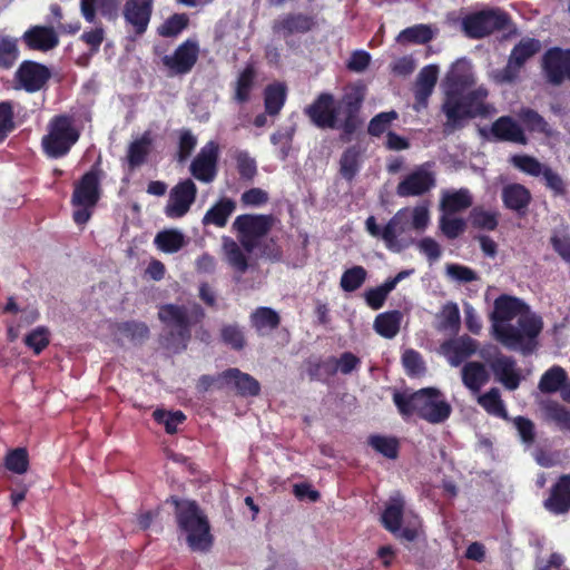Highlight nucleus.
<instances>
[{"mask_svg": "<svg viewBox=\"0 0 570 570\" xmlns=\"http://www.w3.org/2000/svg\"><path fill=\"white\" fill-rule=\"evenodd\" d=\"M366 96V86L358 81L347 87L338 106L331 92H321L314 101L306 106L304 114L317 128H337L338 112L343 115L341 140L347 142L362 125L360 111Z\"/></svg>", "mask_w": 570, "mask_h": 570, "instance_id": "nucleus-1", "label": "nucleus"}, {"mask_svg": "<svg viewBox=\"0 0 570 570\" xmlns=\"http://www.w3.org/2000/svg\"><path fill=\"white\" fill-rule=\"evenodd\" d=\"M543 327L542 318L522 299L501 295V345L530 353Z\"/></svg>", "mask_w": 570, "mask_h": 570, "instance_id": "nucleus-2", "label": "nucleus"}, {"mask_svg": "<svg viewBox=\"0 0 570 570\" xmlns=\"http://www.w3.org/2000/svg\"><path fill=\"white\" fill-rule=\"evenodd\" d=\"M158 318L169 330L165 336L166 346L179 352L187 347L191 338V328L203 322L205 311L198 303H169L159 307Z\"/></svg>", "mask_w": 570, "mask_h": 570, "instance_id": "nucleus-3", "label": "nucleus"}, {"mask_svg": "<svg viewBox=\"0 0 570 570\" xmlns=\"http://www.w3.org/2000/svg\"><path fill=\"white\" fill-rule=\"evenodd\" d=\"M175 507L178 530L185 534L188 548L194 552H208L214 542L207 515L196 501L170 497Z\"/></svg>", "mask_w": 570, "mask_h": 570, "instance_id": "nucleus-4", "label": "nucleus"}, {"mask_svg": "<svg viewBox=\"0 0 570 570\" xmlns=\"http://www.w3.org/2000/svg\"><path fill=\"white\" fill-rule=\"evenodd\" d=\"M393 402L402 415H417L431 424L443 423L452 407L435 387L421 389L413 393L395 392Z\"/></svg>", "mask_w": 570, "mask_h": 570, "instance_id": "nucleus-5", "label": "nucleus"}, {"mask_svg": "<svg viewBox=\"0 0 570 570\" xmlns=\"http://www.w3.org/2000/svg\"><path fill=\"white\" fill-rule=\"evenodd\" d=\"M442 112L446 117L444 131H453L464 126V121L475 117H488L495 112V108L485 104L488 90L480 87L468 94L443 92Z\"/></svg>", "mask_w": 570, "mask_h": 570, "instance_id": "nucleus-6", "label": "nucleus"}, {"mask_svg": "<svg viewBox=\"0 0 570 570\" xmlns=\"http://www.w3.org/2000/svg\"><path fill=\"white\" fill-rule=\"evenodd\" d=\"M80 138L75 117L68 114L55 115L47 125L40 146L48 159H61L69 155Z\"/></svg>", "mask_w": 570, "mask_h": 570, "instance_id": "nucleus-7", "label": "nucleus"}, {"mask_svg": "<svg viewBox=\"0 0 570 570\" xmlns=\"http://www.w3.org/2000/svg\"><path fill=\"white\" fill-rule=\"evenodd\" d=\"M102 175L101 159L98 158L91 168L86 171L75 185L71 196L72 206H97L101 197L100 183Z\"/></svg>", "mask_w": 570, "mask_h": 570, "instance_id": "nucleus-8", "label": "nucleus"}, {"mask_svg": "<svg viewBox=\"0 0 570 570\" xmlns=\"http://www.w3.org/2000/svg\"><path fill=\"white\" fill-rule=\"evenodd\" d=\"M199 57V45L194 39H186L171 55H165L161 63L168 77L188 75L195 67Z\"/></svg>", "mask_w": 570, "mask_h": 570, "instance_id": "nucleus-9", "label": "nucleus"}, {"mask_svg": "<svg viewBox=\"0 0 570 570\" xmlns=\"http://www.w3.org/2000/svg\"><path fill=\"white\" fill-rule=\"evenodd\" d=\"M51 76V70L46 65L33 60H23L13 76L14 88L35 94L47 86Z\"/></svg>", "mask_w": 570, "mask_h": 570, "instance_id": "nucleus-10", "label": "nucleus"}, {"mask_svg": "<svg viewBox=\"0 0 570 570\" xmlns=\"http://www.w3.org/2000/svg\"><path fill=\"white\" fill-rule=\"evenodd\" d=\"M197 197V186L190 179L180 180L169 191L164 213L168 218H181L190 209Z\"/></svg>", "mask_w": 570, "mask_h": 570, "instance_id": "nucleus-11", "label": "nucleus"}, {"mask_svg": "<svg viewBox=\"0 0 570 570\" xmlns=\"http://www.w3.org/2000/svg\"><path fill=\"white\" fill-rule=\"evenodd\" d=\"M542 70L548 82L554 86L570 81V49H549L542 57Z\"/></svg>", "mask_w": 570, "mask_h": 570, "instance_id": "nucleus-12", "label": "nucleus"}, {"mask_svg": "<svg viewBox=\"0 0 570 570\" xmlns=\"http://www.w3.org/2000/svg\"><path fill=\"white\" fill-rule=\"evenodd\" d=\"M462 30L471 39H481L499 29V10L483 9L462 18Z\"/></svg>", "mask_w": 570, "mask_h": 570, "instance_id": "nucleus-13", "label": "nucleus"}, {"mask_svg": "<svg viewBox=\"0 0 570 570\" xmlns=\"http://www.w3.org/2000/svg\"><path fill=\"white\" fill-rule=\"evenodd\" d=\"M219 146L208 141L193 159L189 170L194 178L202 183H212L217 176Z\"/></svg>", "mask_w": 570, "mask_h": 570, "instance_id": "nucleus-14", "label": "nucleus"}, {"mask_svg": "<svg viewBox=\"0 0 570 570\" xmlns=\"http://www.w3.org/2000/svg\"><path fill=\"white\" fill-rule=\"evenodd\" d=\"M222 386L232 389L242 397H255L261 393V383L250 374L242 372L237 367H229L218 374Z\"/></svg>", "mask_w": 570, "mask_h": 570, "instance_id": "nucleus-15", "label": "nucleus"}, {"mask_svg": "<svg viewBox=\"0 0 570 570\" xmlns=\"http://www.w3.org/2000/svg\"><path fill=\"white\" fill-rule=\"evenodd\" d=\"M154 10V0H126L122 17L136 36H142L149 26Z\"/></svg>", "mask_w": 570, "mask_h": 570, "instance_id": "nucleus-16", "label": "nucleus"}, {"mask_svg": "<svg viewBox=\"0 0 570 570\" xmlns=\"http://www.w3.org/2000/svg\"><path fill=\"white\" fill-rule=\"evenodd\" d=\"M435 186V176L424 166L406 175L397 185L396 194L401 197L422 196Z\"/></svg>", "mask_w": 570, "mask_h": 570, "instance_id": "nucleus-17", "label": "nucleus"}, {"mask_svg": "<svg viewBox=\"0 0 570 570\" xmlns=\"http://www.w3.org/2000/svg\"><path fill=\"white\" fill-rule=\"evenodd\" d=\"M540 42L535 39L527 38L521 40L512 50L508 65L501 72V80H514L524 62L540 50Z\"/></svg>", "mask_w": 570, "mask_h": 570, "instance_id": "nucleus-18", "label": "nucleus"}, {"mask_svg": "<svg viewBox=\"0 0 570 570\" xmlns=\"http://www.w3.org/2000/svg\"><path fill=\"white\" fill-rule=\"evenodd\" d=\"M473 83L471 66L464 58L455 60L441 82L443 92H465Z\"/></svg>", "mask_w": 570, "mask_h": 570, "instance_id": "nucleus-19", "label": "nucleus"}, {"mask_svg": "<svg viewBox=\"0 0 570 570\" xmlns=\"http://www.w3.org/2000/svg\"><path fill=\"white\" fill-rule=\"evenodd\" d=\"M478 350V342L464 334L455 338H450L441 344V352L446 357L451 366H459Z\"/></svg>", "mask_w": 570, "mask_h": 570, "instance_id": "nucleus-20", "label": "nucleus"}, {"mask_svg": "<svg viewBox=\"0 0 570 570\" xmlns=\"http://www.w3.org/2000/svg\"><path fill=\"white\" fill-rule=\"evenodd\" d=\"M438 76L439 67L436 65H429L420 70L414 85L413 108L416 111H421L428 107L429 99L438 81Z\"/></svg>", "mask_w": 570, "mask_h": 570, "instance_id": "nucleus-21", "label": "nucleus"}, {"mask_svg": "<svg viewBox=\"0 0 570 570\" xmlns=\"http://www.w3.org/2000/svg\"><path fill=\"white\" fill-rule=\"evenodd\" d=\"M273 223L272 215L243 214L236 217L233 227L238 234L262 238L272 229Z\"/></svg>", "mask_w": 570, "mask_h": 570, "instance_id": "nucleus-22", "label": "nucleus"}, {"mask_svg": "<svg viewBox=\"0 0 570 570\" xmlns=\"http://www.w3.org/2000/svg\"><path fill=\"white\" fill-rule=\"evenodd\" d=\"M30 50L47 52L59 45V37L52 27L32 26L22 36Z\"/></svg>", "mask_w": 570, "mask_h": 570, "instance_id": "nucleus-23", "label": "nucleus"}, {"mask_svg": "<svg viewBox=\"0 0 570 570\" xmlns=\"http://www.w3.org/2000/svg\"><path fill=\"white\" fill-rule=\"evenodd\" d=\"M316 26L315 17L304 13H288L273 23L274 33H282L284 37L294 33H306Z\"/></svg>", "mask_w": 570, "mask_h": 570, "instance_id": "nucleus-24", "label": "nucleus"}, {"mask_svg": "<svg viewBox=\"0 0 570 570\" xmlns=\"http://www.w3.org/2000/svg\"><path fill=\"white\" fill-rule=\"evenodd\" d=\"M544 507L554 514H563L570 510V474H562L552 485Z\"/></svg>", "mask_w": 570, "mask_h": 570, "instance_id": "nucleus-25", "label": "nucleus"}, {"mask_svg": "<svg viewBox=\"0 0 570 570\" xmlns=\"http://www.w3.org/2000/svg\"><path fill=\"white\" fill-rule=\"evenodd\" d=\"M119 0H80V12L88 23H95L97 10L109 21L119 16Z\"/></svg>", "mask_w": 570, "mask_h": 570, "instance_id": "nucleus-26", "label": "nucleus"}, {"mask_svg": "<svg viewBox=\"0 0 570 570\" xmlns=\"http://www.w3.org/2000/svg\"><path fill=\"white\" fill-rule=\"evenodd\" d=\"M257 81V70L254 63H246L244 69L238 73L233 85V99L239 105H244L250 100L252 91Z\"/></svg>", "mask_w": 570, "mask_h": 570, "instance_id": "nucleus-27", "label": "nucleus"}, {"mask_svg": "<svg viewBox=\"0 0 570 570\" xmlns=\"http://www.w3.org/2000/svg\"><path fill=\"white\" fill-rule=\"evenodd\" d=\"M462 382L473 394H479L490 380L487 366L481 362H468L461 370Z\"/></svg>", "mask_w": 570, "mask_h": 570, "instance_id": "nucleus-28", "label": "nucleus"}, {"mask_svg": "<svg viewBox=\"0 0 570 570\" xmlns=\"http://www.w3.org/2000/svg\"><path fill=\"white\" fill-rule=\"evenodd\" d=\"M407 225L406 215L400 210L387 222L384 228H381L380 237L390 250H401L402 246L399 244L397 236L406 230Z\"/></svg>", "mask_w": 570, "mask_h": 570, "instance_id": "nucleus-29", "label": "nucleus"}, {"mask_svg": "<svg viewBox=\"0 0 570 570\" xmlns=\"http://www.w3.org/2000/svg\"><path fill=\"white\" fill-rule=\"evenodd\" d=\"M236 203L232 198L223 197L215 203L204 215L203 225H214L216 227H225L229 216L235 212Z\"/></svg>", "mask_w": 570, "mask_h": 570, "instance_id": "nucleus-30", "label": "nucleus"}, {"mask_svg": "<svg viewBox=\"0 0 570 570\" xmlns=\"http://www.w3.org/2000/svg\"><path fill=\"white\" fill-rule=\"evenodd\" d=\"M250 325L259 335L276 330L281 324L279 314L272 307H257L249 316Z\"/></svg>", "mask_w": 570, "mask_h": 570, "instance_id": "nucleus-31", "label": "nucleus"}, {"mask_svg": "<svg viewBox=\"0 0 570 570\" xmlns=\"http://www.w3.org/2000/svg\"><path fill=\"white\" fill-rule=\"evenodd\" d=\"M363 149L356 144L347 147L340 159V174L342 177L352 181L360 171Z\"/></svg>", "mask_w": 570, "mask_h": 570, "instance_id": "nucleus-32", "label": "nucleus"}, {"mask_svg": "<svg viewBox=\"0 0 570 570\" xmlns=\"http://www.w3.org/2000/svg\"><path fill=\"white\" fill-rule=\"evenodd\" d=\"M287 98V87L283 82L266 86L264 90L265 111L269 116H277L283 109Z\"/></svg>", "mask_w": 570, "mask_h": 570, "instance_id": "nucleus-33", "label": "nucleus"}, {"mask_svg": "<svg viewBox=\"0 0 570 570\" xmlns=\"http://www.w3.org/2000/svg\"><path fill=\"white\" fill-rule=\"evenodd\" d=\"M472 205V196L466 188L444 191L441 198V209L446 215L462 212Z\"/></svg>", "mask_w": 570, "mask_h": 570, "instance_id": "nucleus-34", "label": "nucleus"}, {"mask_svg": "<svg viewBox=\"0 0 570 570\" xmlns=\"http://www.w3.org/2000/svg\"><path fill=\"white\" fill-rule=\"evenodd\" d=\"M403 315L400 311H390L379 314L374 320L375 332L384 338H393L401 327Z\"/></svg>", "mask_w": 570, "mask_h": 570, "instance_id": "nucleus-35", "label": "nucleus"}, {"mask_svg": "<svg viewBox=\"0 0 570 570\" xmlns=\"http://www.w3.org/2000/svg\"><path fill=\"white\" fill-rule=\"evenodd\" d=\"M403 514L404 500L400 495L391 498L390 503L386 505L381 517L383 527L387 531L396 533L401 530Z\"/></svg>", "mask_w": 570, "mask_h": 570, "instance_id": "nucleus-36", "label": "nucleus"}, {"mask_svg": "<svg viewBox=\"0 0 570 570\" xmlns=\"http://www.w3.org/2000/svg\"><path fill=\"white\" fill-rule=\"evenodd\" d=\"M367 444L379 454L389 459L396 460L400 453V441L395 436L382 434H371Z\"/></svg>", "mask_w": 570, "mask_h": 570, "instance_id": "nucleus-37", "label": "nucleus"}, {"mask_svg": "<svg viewBox=\"0 0 570 570\" xmlns=\"http://www.w3.org/2000/svg\"><path fill=\"white\" fill-rule=\"evenodd\" d=\"M461 326L460 309L456 303L448 302L443 305L438 315L436 328L441 332H450L456 334Z\"/></svg>", "mask_w": 570, "mask_h": 570, "instance_id": "nucleus-38", "label": "nucleus"}, {"mask_svg": "<svg viewBox=\"0 0 570 570\" xmlns=\"http://www.w3.org/2000/svg\"><path fill=\"white\" fill-rule=\"evenodd\" d=\"M154 242L157 248L161 252L173 254L184 247L185 236L177 229H166L159 232Z\"/></svg>", "mask_w": 570, "mask_h": 570, "instance_id": "nucleus-39", "label": "nucleus"}, {"mask_svg": "<svg viewBox=\"0 0 570 570\" xmlns=\"http://www.w3.org/2000/svg\"><path fill=\"white\" fill-rule=\"evenodd\" d=\"M567 381V372L558 365L546 371L538 384V389L542 393H554L560 391Z\"/></svg>", "mask_w": 570, "mask_h": 570, "instance_id": "nucleus-40", "label": "nucleus"}, {"mask_svg": "<svg viewBox=\"0 0 570 570\" xmlns=\"http://www.w3.org/2000/svg\"><path fill=\"white\" fill-rule=\"evenodd\" d=\"M518 117L529 131L539 132L544 135L546 137L553 136L552 128L544 120V118L533 109L522 108L518 112Z\"/></svg>", "mask_w": 570, "mask_h": 570, "instance_id": "nucleus-41", "label": "nucleus"}, {"mask_svg": "<svg viewBox=\"0 0 570 570\" xmlns=\"http://www.w3.org/2000/svg\"><path fill=\"white\" fill-rule=\"evenodd\" d=\"M531 196L529 190L519 184L509 185L503 190V199L507 207L517 212L525 208Z\"/></svg>", "mask_w": 570, "mask_h": 570, "instance_id": "nucleus-42", "label": "nucleus"}, {"mask_svg": "<svg viewBox=\"0 0 570 570\" xmlns=\"http://www.w3.org/2000/svg\"><path fill=\"white\" fill-rule=\"evenodd\" d=\"M19 58L18 40L0 33V68L11 69Z\"/></svg>", "mask_w": 570, "mask_h": 570, "instance_id": "nucleus-43", "label": "nucleus"}, {"mask_svg": "<svg viewBox=\"0 0 570 570\" xmlns=\"http://www.w3.org/2000/svg\"><path fill=\"white\" fill-rule=\"evenodd\" d=\"M220 341L234 351H242L246 346L243 328L237 323L224 324L219 330Z\"/></svg>", "mask_w": 570, "mask_h": 570, "instance_id": "nucleus-44", "label": "nucleus"}, {"mask_svg": "<svg viewBox=\"0 0 570 570\" xmlns=\"http://www.w3.org/2000/svg\"><path fill=\"white\" fill-rule=\"evenodd\" d=\"M396 39L401 43L425 45L433 39V31L428 24H415L402 30Z\"/></svg>", "mask_w": 570, "mask_h": 570, "instance_id": "nucleus-45", "label": "nucleus"}, {"mask_svg": "<svg viewBox=\"0 0 570 570\" xmlns=\"http://www.w3.org/2000/svg\"><path fill=\"white\" fill-rule=\"evenodd\" d=\"M188 24L189 17L186 13H174L157 28V33L164 38H176Z\"/></svg>", "mask_w": 570, "mask_h": 570, "instance_id": "nucleus-46", "label": "nucleus"}, {"mask_svg": "<svg viewBox=\"0 0 570 570\" xmlns=\"http://www.w3.org/2000/svg\"><path fill=\"white\" fill-rule=\"evenodd\" d=\"M151 140L144 135L141 138L132 141L128 147L127 160L131 169L140 167L147 159Z\"/></svg>", "mask_w": 570, "mask_h": 570, "instance_id": "nucleus-47", "label": "nucleus"}, {"mask_svg": "<svg viewBox=\"0 0 570 570\" xmlns=\"http://www.w3.org/2000/svg\"><path fill=\"white\" fill-rule=\"evenodd\" d=\"M120 334L129 338L134 344L144 343L150 334L149 327L144 322L126 321L117 325Z\"/></svg>", "mask_w": 570, "mask_h": 570, "instance_id": "nucleus-48", "label": "nucleus"}, {"mask_svg": "<svg viewBox=\"0 0 570 570\" xmlns=\"http://www.w3.org/2000/svg\"><path fill=\"white\" fill-rule=\"evenodd\" d=\"M542 411L548 420V423L570 428V410L564 405L549 401L543 403Z\"/></svg>", "mask_w": 570, "mask_h": 570, "instance_id": "nucleus-49", "label": "nucleus"}, {"mask_svg": "<svg viewBox=\"0 0 570 570\" xmlns=\"http://www.w3.org/2000/svg\"><path fill=\"white\" fill-rule=\"evenodd\" d=\"M4 466L9 471L23 474L29 469V454L26 448L9 450L4 456Z\"/></svg>", "mask_w": 570, "mask_h": 570, "instance_id": "nucleus-50", "label": "nucleus"}, {"mask_svg": "<svg viewBox=\"0 0 570 570\" xmlns=\"http://www.w3.org/2000/svg\"><path fill=\"white\" fill-rule=\"evenodd\" d=\"M367 272L363 266L347 268L341 276V288L347 293L355 292L364 284Z\"/></svg>", "mask_w": 570, "mask_h": 570, "instance_id": "nucleus-51", "label": "nucleus"}, {"mask_svg": "<svg viewBox=\"0 0 570 570\" xmlns=\"http://www.w3.org/2000/svg\"><path fill=\"white\" fill-rule=\"evenodd\" d=\"M227 263L238 273L244 274L248 269V259L238 244L232 239L224 243Z\"/></svg>", "mask_w": 570, "mask_h": 570, "instance_id": "nucleus-52", "label": "nucleus"}, {"mask_svg": "<svg viewBox=\"0 0 570 570\" xmlns=\"http://www.w3.org/2000/svg\"><path fill=\"white\" fill-rule=\"evenodd\" d=\"M501 140L525 145L528 138L517 120L512 117H501Z\"/></svg>", "mask_w": 570, "mask_h": 570, "instance_id": "nucleus-53", "label": "nucleus"}, {"mask_svg": "<svg viewBox=\"0 0 570 570\" xmlns=\"http://www.w3.org/2000/svg\"><path fill=\"white\" fill-rule=\"evenodd\" d=\"M512 165L524 174L533 177L542 175L547 166L541 164L534 157L528 155H514L511 157Z\"/></svg>", "mask_w": 570, "mask_h": 570, "instance_id": "nucleus-54", "label": "nucleus"}, {"mask_svg": "<svg viewBox=\"0 0 570 570\" xmlns=\"http://www.w3.org/2000/svg\"><path fill=\"white\" fill-rule=\"evenodd\" d=\"M24 344L39 355L50 343V333L46 326H38L26 335Z\"/></svg>", "mask_w": 570, "mask_h": 570, "instance_id": "nucleus-55", "label": "nucleus"}, {"mask_svg": "<svg viewBox=\"0 0 570 570\" xmlns=\"http://www.w3.org/2000/svg\"><path fill=\"white\" fill-rule=\"evenodd\" d=\"M402 364L410 376L421 375L426 370L422 355L413 348L404 351L402 354Z\"/></svg>", "mask_w": 570, "mask_h": 570, "instance_id": "nucleus-56", "label": "nucleus"}, {"mask_svg": "<svg viewBox=\"0 0 570 570\" xmlns=\"http://www.w3.org/2000/svg\"><path fill=\"white\" fill-rule=\"evenodd\" d=\"M501 384L509 390H514L520 383V372L513 361L501 356Z\"/></svg>", "mask_w": 570, "mask_h": 570, "instance_id": "nucleus-57", "label": "nucleus"}, {"mask_svg": "<svg viewBox=\"0 0 570 570\" xmlns=\"http://www.w3.org/2000/svg\"><path fill=\"white\" fill-rule=\"evenodd\" d=\"M440 228L446 238L455 239L465 232L466 223L463 218L444 214L440 219Z\"/></svg>", "mask_w": 570, "mask_h": 570, "instance_id": "nucleus-58", "label": "nucleus"}, {"mask_svg": "<svg viewBox=\"0 0 570 570\" xmlns=\"http://www.w3.org/2000/svg\"><path fill=\"white\" fill-rule=\"evenodd\" d=\"M471 225L475 228L493 230L497 227L495 215L481 207H474L469 215Z\"/></svg>", "mask_w": 570, "mask_h": 570, "instance_id": "nucleus-59", "label": "nucleus"}, {"mask_svg": "<svg viewBox=\"0 0 570 570\" xmlns=\"http://www.w3.org/2000/svg\"><path fill=\"white\" fill-rule=\"evenodd\" d=\"M397 118V112L394 110L380 112L374 116L367 127V131L371 136L380 137L386 131L393 120Z\"/></svg>", "mask_w": 570, "mask_h": 570, "instance_id": "nucleus-60", "label": "nucleus"}, {"mask_svg": "<svg viewBox=\"0 0 570 570\" xmlns=\"http://www.w3.org/2000/svg\"><path fill=\"white\" fill-rule=\"evenodd\" d=\"M153 417L157 424L164 425V428H177V425L183 424L186 420V415L180 410L166 411L157 409L154 411Z\"/></svg>", "mask_w": 570, "mask_h": 570, "instance_id": "nucleus-61", "label": "nucleus"}, {"mask_svg": "<svg viewBox=\"0 0 570 570\" xmlns=\"http://www.w3.org/2000/svg\"><path fill=\"white\" fill-rule=\"evenodd\" d=\"M236 167L243 180H253L257 174L256 161L246 151L236 155Z\"/></svg>", "mask_w": 570, "mask_h": 570, "instance_id": "nucleus-62", "label": "nucleus"}, {"mask_svg": "<svg viewBox=\"0 0 570 570\" xmlns=\"http://www.w3.org/2000/svg\"><path fill=\"white\" fill-rule=\"evenodd\" d=\"M197 145L196 137L191 134L189 129H184L180 131L179 141H178V151H177V160L183 163L190 157L195 147Z\"/></svg>", "mask_w": 570, "mask_h": 570, "instance_id": "nucleus-63", "label": "nucleus"}, {"mask_svg": "<svg viewBox=\"0 0 570 570\" xmlns=\"http://www.w3.org/2000/svg\"><path fill=\"white\" fill-rule=\"evenodd\" d=\"M551 245L559 256L570 264V235L554 233L551 236Z\"/></svg>", "mask_w": 570, "mask_h": 570, "instance_id": "nucleus-64", "label": "nucleus"}]
</instances>
